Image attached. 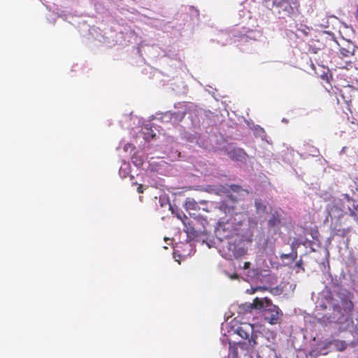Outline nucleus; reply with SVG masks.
I'll use <instances>...</instances> for the list:
<instances>
[{
  "instance_id": "29",
  "label": "nucleus",
  "mask_w": 358,
  "mask_h": 358,
  "mask_svg": "<svg viewBox=\"0 0 358 358\" xmlns=\"http://www.w3.org/2000/svg\"><path fill=\"white\" fill-rule=\"evenodd\" d=\"M192 125L194 127H198L199 125V120H194L192 119Z\"/></svg>"
},
{
  "instance_id": "3",
  "label": "nucleus",
  "mask_w": 358,
  "mask_h": 358,
  "mask_svg": "<svg viewBox=\"0 0 358 358\" xmlns=\"http://www.w3.org/2000/svg\"><path fill=\"white\" fill-rule=\"evenodd\" d=\"M315 304L316 307L321 310H325L330 306H332L333 316L331 321L333 322L343 324L345 327H348L353 322L352 311L354 306L352 302L347 298L341 299L340 302L336 304L333 303L331 292L324 289L319 293Z\"/></svg>"
},
{
  "instance_id": "18",
  "label": "nucleus",
  "mask_w": 358,
  "mask_h": 358,
  "mask_svg": "<svg viewBox=\"0 0 358 358\" xmlns=\"http://www.w3.org/2000/svg\"><path fill=\"white\" fill-rule=\"evenodd\" d=\"M250 358H268L269 353H262V348L260 350H253L252 348H250L249 350Z\"/></svg>"
},
{
  "instance_id": "26",
  "label": "nucleus",
  "mask_w": 358,
  "mask_h": 358,
  "mask_svg": "<svg viewBox=\"0 0 358 358\" xmlns=\"http://www.w3.org/2000/svg\"><path fill=\"white\" fill-rule=\"evenodd\" d=\"M309 148H310V151H309L310 155L312 156H317V155L319 152L318 150L314 147H309Z\"/></svg>"
},
{
  "instance_id": "27",
  "label": "nucleus",
  "mask_w": 358,
  "mask_h": 358,
  "mask_svg": "<svg viewBox=\"0 0 358 358\" xmlns=\"http://www.w3.org/2000/svg\"><path fill=\"white\" fill-rule=\"evenodd\" d=\"M165 55L169 57H171V58H174L176 57V54L175 53V50H173V51L169 50V51L165 52Z\"/></svg>"
},
{
  "instance_id": "23",
  "label": "nucleus",
  "mask_w": 358,
  "mask_h": 358,
  "mask_svg": "<svg viewBox=\"0 0 358 358\" xmlns=\"http://www.w3.org/2000/svg\"><path fill=\"white\" fill-rule=\"evenodd\" d=\"M267 289H268V287L266 286H260V285L255 286V287L252 286L250 289H248L246 290V292L248 294H252L258 291L262 292V291L267 290Z\"/></svg>"
},
{
  "instance_id": "14",
  "label": "nucleus",
  "mask_w": 358,
  "mask_h": 358,
  "mask_svg": "<svg viewBox=\"0 0 358 358\" xmlns=\"http://www.w3.org/2000/svg\"><path fill=\"white\" fill-rule=\"evenodd\" d=\"M220 341L224 347L228 348L229 358H236L237 356V351L235 346L231 345V342L228 336L224 334L222 337L220 338Z\"/></svg>"
},
{
  "instance_id": "7",
  "label": "nucleus",
  "mask_w": 358,
  "mask_h": 358,
  "mask_svg": "<svg viewBox=\"0 0 358 358\" xmlns=\"http://www.w3.org/2000/svg\"><path fill=\"white\" fill-rule=\"evenodd\" d=\"M175 107L182 110L176 112L167 111L164 113H157L155 116H152V119L160 120L162 122H171L172 124H178L184 118L185 104L178 103Z\"/></svg>"
},
{
  "instance_id": "4",
  "label": "nucleus",
  "mask_w": 358,
  "mask_h": 358,
  "mask_svg": "<svg viewBox=\"0 0 358 358\" xmlns=\"http://www.w3.org/2000/svg\"><path fill=\"white\" fill-rule=\"evenodd\" d=\"M327 215L325 222L329 220L332 222H337L345 214L355 216L358 211V206L355 207V202L348 194H343L338 198H333V201L329 203L326 208Z\"/></svg>"
},
{
  "instance_id": "31",
  "label": "nucleus",
  "mask_w": 358,
  "mask_h": 358,
  "mask_svg": "<svg viewBox=\"0 0 358 358\" xmlns=\"http://www.w3.org/2000/svg\"><path fill=\"white\" fill-rule=\"evenodd\" d=\"M210 90H208V92L212 94L213 96H214V89L210 87Z\"/></svg>"
},
{
  "instance_id": "19",
  "label": "nucleus",
  "mask_w": 358,
  "mask_h": 358,
  "mask_svg": "<svg viewBox=\"0 0 358 358\" xmlns=\"http://www.w3.org/2000/svg\"><path fill=\"white\" fill-rule=\"evenodd\" d=\"M254 132L256 136H259L262 140L268 143V141L266 139V134L263 128L258 125L254 126Z\"/></svg>"
},
{
  "instance_id": "1",
  "label": "nucleus",
  "mask_w": 358,
  "mask_h": 358,
  "mask_svg": "<svg viewBox=\"0 0 358 358\" xmlns=\"http://www.w3.org/2000/svg\"><path fill=\"white\" fill-rule=\"evenodd\" d=\"M231 191L238 194L228 195L219 206V210L224 214L221 217L217 224L214 227V234L217 241L222 243L224 257L227 259L238 258L244 253L243 250L233 242L235 236L238 235V229L245 221L246 215L242 211L243 208L239 199L248 194V192L237 185L230 186Z\"/></svg>"
},
{
  "instance_id": "35",
  "label": "nucleus",
  "mask_w": 358,
  "mask_h": 358,
  "mask_svg": "<svg viewBox=\"0 0 358 358\" xmlns=\"http://www.w3.org/2000/svg\"><path fill=\"white\" fill-rule=\"evenodd\" d=\"M126 150H127L128 148H131V146L130 145H125V148H124Z\"/></svg>"
},
{
  "instance_id": "6",
  "label": "nucleus",
  "mask_w": 358,
  "mask_h": 358,
  "mask_svg": "<svg viewBox=\"0 0 358 358\" xmlns=\"http://www.w3.org/2000/svg\"><path fill=\"white\" fill-rule=\"evenodd\" d=\"M228 332L230 335L237 334L244 339V341H239L237 345L241 348L245 346L247 350H249L250 348H253L257 344V336L254 334V327L251 324L241 323L237 328H233Z\"/></svg>"
},
{
  "instance_id": "11",
  "label": "nucleus",
  "mask_w": 358,
  "mask_h": 358,
  "mask_svg": "<svg viewBox=\"0 0 358 358\" xmlns=\"http://www.w3.org/2000/svg\"><path fill=\"white\" fill-rule=\"evenodd\" d=\"M281 224L280 215L277 212L271 213L268 220V232L276 234L279 232Z\"/></svg>"
},
{
  "instance_id": "37",
  "label": "nucleus",
  "mask_w": 358,
  "mask_h": 358,
  "mask_svg": "<svg viewBox=\"0 0 358 358\" xmlns=\"http://www.w3.org/2000/svg\"><path fill=\"white\" fill-rule=\"evenodd\" d=\"M123 169H124L123 167H120V172L122 171V170Z\"/></svg>"
},
{
  "instance_id": "32",
  "label": "nucleus",
  "mask_w": 358,
  "mask_h": 358,
  "mask_svg": "<svg viewBox=\"0 0 358 358\" xmlns=\"http://www.w3.org/2000/svg\"><path fill=\"white\" fill-rule=\"evenodd\" d=\"M177 252H178V250H175V251L173 252V257H174L175 259H176V257H177ZM178 257H180V255H178Z\"/></svg>"
},
{
  "instance_id": "22",
  "label": "nucleus",
  "mask_w": 358,
  "mask_h": 358,
  "mask_svg": "<svg viewBox=\"0 0 358 358\" xmlns=\"http://www.w3.org/2000/svg\"><path fill=\"white\" fill-rule=\"evenodd\" d=\"M341 48L347 49L348 51L351 50L352 52H355L356 50L355 45L350 41H345L344 43L341 45Z\"/></svg>"
},
{
  "instance_id": "34",
  "label": "nucleus",
  "mask_w": 358,
  "mask_h": 358,
  "mask_svg": "<svg viewBox=\"0 0 358 358\" xmlns=\"http://www.w3.org/2000/svg\"><path fill=\"white\" fill-rule=\"evenodd\" d=\"M356 18L358 20V3H357V6Z\"/></svg>"
},
{
  "instance_id": "33",
  "label": "nucleus",
  "mask_w": 358,
  "mask_h": 358,
  "mask_svg": "<svg viewBox=\"0 0 358 358\" xmlns=\"http://www.w3.org/2000/svg\"><path fill=\"white\" fill-rule=\"evenodd\" d=\"M138 192L139 193H142V192H143L142 187H141V186H139V187H138Z\"/></svg>"
},
{
  "instance_id": "20",
  "label": "nucleus",
  "mask_w": 358,
  "mask_h": 358,
  "mask_svg": "<svg viewBox=\"0 0 358 358\" xmlns=\"http://www.w3.org/2000/svg\"><path fill=\"white\" fill-rule=\"evenodd\" d=\"M333 344L338 351H343L347 348V343L343 341L335 340Z\"/></svg>"
},
{
  "instance_id": "30",
  "label": "nucleus",
  "mask_w": 358,
  "mask_h": 358,
  "mask_svg": "<svg viewBox=\"0 0 358 358\" xmlns=\"http://www.w3.org/2000/svg\"><path fill=\"white\" fill-rule=\"evenodd\" d=\"M263 3L266 4V6L270 8V3L271 0H261Z\"/></svg>"
},
{
  "instance_id": "10",
  "label": "nucleus",
  "mask_w": 358,
  "mask_h": 358,
  "mask_svg": "<svg viewBox=\"0 0 358 358\" xmlns=\"http://www.w3.org/2000/svg\"><path fill=\"white\" fill-rule=\"evenodd\" d=\"M251 264L250 262H245L243 263V275H245L244 280L248 282H258L260 280L261 276L259 274V271L257 269H250Z\"/></svg>"
},
{
  "instance_id": "25",
  "label": "nucleus",
  "mask_w": 358,
  "mask_h": 358,
  "mask_svg": "<svg viewBox=\"0 0 358 358\" xmlns=\"http://www.w3.org/2000/svg\"><path fill=\"white\" fill-rule=\"evenodd\" d=\"M302 265H303V261L301 259H300L299 261H297L296 262L294 267L296 268V273H299L300 270H301L302 271L304 272L305 269L302 266Z\"/></svg>"
},
{
  "instance_id": "8",
  "label": "nucleus",
  "mask_w": 358,
  "mask_h": 358,
  "mask_svg": "<svg viewBox=\"0 0 358 358\" xmlns=\"http://www.w3.org/2000/svg\"><path fill=\"white\" fill-rule=\"evenodd\" d=\"M311 237V240L308 238L294 240L292 244V250H294V248L302 245L306 250V254L317 252L321 248L320 241L317 238V232L312 234Z\"/></svg>"
},
{
  "instance_id": "13",
  "label": "nucleus",
  "mask_w": 358,
  "mask_h": 358,
  "mask_svg": "<svg viewBox=\"0 0 358 358\" xmlns=\"http://www.w3.org/2000/svg\"><path fill=\"white\" fill-rule=\"evenodd\" d=\"M227 155L233 160L239 162L245 160L247 157V154L243 149L232 146H229L227 149Z\"/></svg>"
},
{
  "instance_id": "36",
  "label": "nucleus",
  "mask_w": 358,
  "mask_h": 358,
  "mask_svg": "<svg viewBox=\"0 0 358 358\" xmlns=\"http://www.w3.org/2000/svg\"><path fill=\"white\" fill-rule=\"evenodd\" d=\"M138 155V154H136V155L134 156V157H133V160H134V159H139V157H137V155Z\"/></svg>"
},
{
  "instance_id": "28",
  "label": "nucleus",
  "mask_w": 358,
  "mask_h": 358,
  "mask_svg": "<svg viewBox=\"0 0 358 358\" xmlns=\"http://www.w3.org/2000/svg\"><path fill=\"white\" fill-rule=\"evenodd\" d=\"M134 163L136 165V166H139L141 164H142L143 163V159L141 158H139V159H134Z\"/></svg>"
},
{
  "instance_id": "5",
  "label": "nucleus",
  "mask_w": 358,
  "mask_h": 358,
  "mask_svg": "<svg viewBox=\"0 0 358 358\" xmlns=\"http://www.w3.org/2000/svg\"><path fill=\"white\" fill-rule=\"evenodd\" d=\"M246 311L252 310H262L264 312V320L271 324H275L280 320L282 313L275 305H273L267 297H257L252 303L245 305Z\"/></svg>"
},
{
  "instance_id": "21",
  "label": "nucleus",
  "mask_w": 358,
  "mask_h": 358,
  "mask_svg": "<svg viewBox=\"0 0 358 358\" xmlns=\"http://www.w3.org/2000/svg\"><path fill=\"white\" fill-rule=\"evenodd\" d=\"M339 54L341 58H349L354 55L355 52H352L351 50H349L348 52L347 49L340 48Z\"/></svg>"
},
{
  "instance_id": "16",
  "label": "nucleus",
  "mask_w": 358,
  "mask_h": 358,
  "mask_svg": "<svg viewBox=\"0 0 358 358\" xmlns=\"http://www.w3.org/2000/svg\"><path fill=\"white\" fill-rule=\"evenodd\" d=\"M199 204L205 205V201H201L199 203H197L194 199L192 198H187L185 203V207L187 210H200Z\"/></svg>"
},
{
  "instance_id": "9",
  "label": "nucleus",
  "mask_w": 358,
  "mask_h": 358,
  "mask_svg": "<svg viewBox=\"0 0 358 358\" xmlns=\"http://www.w3.org/2000/svg\"><path fill=\"white\" fill-rule=\"evenodd\" d=\"M271 7H275L280 14L289 16L294 13L297 5L294 0H271Z\"/></svg>"
},
{
  "instance_id": "24",
  "label": "nucleus",
  "mask_w": 358,
  "mask_h": 358,
  "mask_svg": "<svg viewBox=\"0 0 358 358\" xmlns=\"http://www.w3.org/2000/svg\"><path fill=\"white\" fill-rule=\"evenodd\" d=\"M143 133L146 136L145 138L148 139L149 137L153 138L155 136V134L153 132L152 129L148 127V125H145L143 128Z\"/></svg>"
},
{
  "instance_id": "12",
  "label": "nucleus",
  "mask_w": 358,
  "mask_h": 358,
  "mask_svg": "<svg viewBox=\"0 0 358 358\" xmlns=\"http://www.w3.org/2000/svg\"><path fill=\"white\" fill-rule=\"evenodd\" d=\"M182 138H185V139H187V141H189L190 143H195L196 144H198L199 146L201 147H203L205 148H209V145H212L213 148H215L213 145V136H210V142L208 143V141H201V138H200V136H198L197 135H193V134H188L187 132H185L184 134H182Z\"/></svg>"
},
{
  "instance_id": "17",
  "label": "nucleus",
  "mask_w": 358,
  "mask_h": 358,
  "mask_svg": "<svg viewBox=\"0 0 358 358\" xmlns=\"http://www.w3.org/2000/svg\"><path fill=\"white\" fill-rule=\"evenodd\" d=\"M280 259L283 262L285 265H289L292 264L297 257V252L295 251L294 252H291L289 254H281Z\"/></svg>"
},
{
  "instance_id": "15",
  "label": "nucleus",
  "mask_w": 358,
  "mask_h": 358,
  "mask_svg": "<svg viewBox=\"0 0 358 358\" xmlns=\"http://www.w3.org/2000/svg\"><path fill=\"white\" fill-rule=\"evenodd\" d=\"M255 206L257 213L260 217L267 214L270 210V207L266 205V202L260 199H255Z\"/></svg>"
},
{
  "instance_id": "2",
  "label": "nucleus",
  "mask_w": 358,
  "mask_h": 358,
  "mask_svg": "<svg viewBox=\"0 0 358 358\" xmlns=\"http://www.w3.org/2000/svg\"><path fill=\"white\" fill-rule=\"evenodd\" d=\"M193 218L192 220H188L187 217L182 213H178L177 217L182 220L184 224V231L185 232L187 241H195L206 243L209 248L215 245V238L211 234L213 227H211L206 219L202 216L196 215L194 213H189Z\"/></svg>"
}]
</instances>
